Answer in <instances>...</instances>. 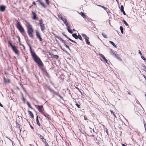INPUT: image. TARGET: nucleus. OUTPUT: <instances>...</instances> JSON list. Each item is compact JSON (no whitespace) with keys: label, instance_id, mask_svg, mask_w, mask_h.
I'll use <instances>...</instances> for the list:
<instances>
[{"label":"nucleus","instance_id":"f257e3e1","mask_svg":"<svg viewBox=\"0 0 146 146\" xmlns=\"http://www.w3.org/2000/svg\"><path fill=\"white\" fill-rule=\"evenodd\" d=\"M26 42L27 44L29 46L31 55L34 61L38 64L39 66H43V63L40 58L36 55L35 52L34 51L32 50V49L31 46L29 44V41Z\"/></svg>","mask_w":146,"mask_h":146},{"label":"nucleus","instance_id":"f03ea898","mask_svg":"<svg viewBox=\"0 0 146 146\" xmlns=\"http://www.w3.org/2000/svg\"><path fill=\"white\" fill-rule=\"evenodd\" d=\"M27 33L29 36L33 38V29L32 26L29 23L27 25Z\"/></svg>","mask_w":146,"mask_h":146},{"label":"nucleus","instance_id":"7ed1b4c3","mask_svg":"<svg viewBox=\"0 0 146 146\" xmlns=\"http://www.w3.org/2000/svg\"><path fill=\"white\" fill-rule=\"evenodd\" d=\"M16 27L21 33L25 32V30L21 25L20 21H17V22Z\"/></svg>","mask_w":146,"mask_h":146},{"label":"nucleus","instance_id":"20e7f679","mask_svg":"<svg viewBox=\"0 0 146 146\" xmlns=\"http://www.w3.org/2000/svg\"><path fill=\"white\" fill-rule=\"evenodd\" d=\"M59 18L62 20L66 26H68V24L67 21V20L66 19H64L61 15H58Z\"/></svg>","mask_w":146,"mask_h":146},{"label":"nucleus","instance_id":"39448f33","mask_svg":"<svg viewBox=\"0 0 146 146\" xmlns=\"http://www.w3.org/2000/svg\"><path fill=\"white\" fill-rule=\"evenodd\" d=\"M36 36L37 38H38L40 41H42V39L41 37L40 33L37 30L36 31Z\"/></svg>","mask_w":146,"mask_h":146},{"label":"nucleus","instance_id":"423d86ee","mask_svg":"<svg viewBox=\"0 0 146 146\" xmlns=\"http://www.w3.org/2000/svg\"><path fill=\"white\" fill-rule=\"evenodd\" d=\"M12 48L16 54H18L19 50L15 46H14Z\"/></svg>","mask_w":146,"mask_h":146},{"label":"nucleus","instance_id":"0eeeda50","mask_svg":"<svg viewBox=\"0 0 146 146\" xmlns=\"http://www.w3.org/2000/svg\"><path fill=\"white\" fill-rule=\"evenodd\" d=\"M111 54L117 58L119 56L118 54H116L115 52L112 51V50H111Z\"/></svg>","mask_w":146,"mask_h":146},{"label":"nucleus","instance_id":"6e6552de","mask_svg":"<svg viewBox=\"0 0 146 146\" xmlns=\"http://www.w3.org/2000/svg\"><path fill=\"white\" fill-rule=\"evenodd\" d=\"M36 107H37V108L38 111L42 114L43 113L42 111V108L43 107L42 106H35Z\"/></svg>","mask_w":146,"mask_h":146},{"label":"nucleus","instance_id":"1a4fd4ad","mask_svg":"<svg viewBox=\"0 0 146 146\" xmlns=\"http://www.w3.org/2000/svg\"><path fill=\"white\" fill-rule=\"evenodd\" d=\"M99 55L101 57H102L103 59V60H101L102 61H103L105 62H107V60L106 59L105 56L102 54H99Z\"/></svg>","mask_w":146,"mask_h":146},{"label":"nucleus","instance_id":"9d476101","mask_svg":"<svg viewBox=\"0 0 146 146\" xmlns=\"http://www.w3.org/2000/svg\"><path fill=\"white\" fill-rule=\"evenodd\" d=\"M42 114L48 120H51V118L49 117V115L48 114H46L44 113H42Z\"/></svg>","mask_w":146,"mask_h":146},{"label":"nucleus","instance_id":"9b49d317","mask_svg":"<svg viewBox=\"0 0 146 146\" xmlns=\"http://www.w3.org/2000/svg\"><path fill=\"white\" fill-rule=\"evenodd\" d=\"M6 6L4 5H1L0 6V10L2 12H3L5 9Z\"/></svg>","mask_w":146,"mask_h":146},{"label":"nucleus","instance_id":"f8f14e48","mask_svg":"<svg viewBox=\"0 0 146 146\" xmlns=\"http://www.w3.org/2000/svg\"><path fill=\"white\" fill-rule=\"evenodd\" d=\"M23 35L24 36L25 40L26 41H29V39L28 36L26 35V33L24 34H23Z\"/></svg>","mask_w":146,"mask_h":146},{"label":"nucleus","instance_id":"ddd939ff","mask_svg":"<svg viewBox=\"0 0 146 146\" xmlns=\"http://www.w3.org/2000/svg\"><path fill=\"white\" fill-rule=\"evenodd\" d=\"M85 39V41L86 43V44H88V45H90V42L89 41V38L88 37H87V38H86Z\"/></svg>","mask_w":146,"mask_h":146},{"label":"nucleus","instance_id":"4468645a","mask_svg":"<svg viewBox=\"0 0 146 146\" xmlns=\"http://www.w3.org/2000/svg\"><path fill=\"white\" fill-rule=\"evenodd\" d=\"M40 27L41 30L42 31H43L45 29V25L44 24H43L41 25L40 26Z\"/></svg>","mask_w":146,"mask_h":146},{"label":"nucleus","instance_id":"2eb2a0df","mask_svg":"<svg viewBox=\"0 0 146 146\" xmlns=\"http://www.w3.org/2000/svg\"><path fill=\"white\" fill-rule=\"evenodd\" d=\"M48 89L51 92L53 93L54 94H57V93H56L54 90L52 89L50 87L48 88Z\"/></svg>","mask_w":146,"mask_h":146},{"label":"nucleus","instance_id":"dca6fc26","mask_svg":"<svg viewBox=\"0 0 146 146\" xmlns=\"http://www.w3.org/2000/svg\"><path fill=\"white\" fill-rule=\"evenodd\" d=\"M58 45L60 47V48L62 50H63L66 53H68V52H67V51H66V50H65V49L64 48H63L61 45L59 43H58Z\"/></svg>","mask_w":146,"mask_h":146},{"label":"nucleus","instance_id":"f3484780","mask_svg":"<svg viewBox=\"0 0 146 146\" xmlns=\"http://www.w3.org/2000/svg\"><path fill=\"white\" fill-rule=\"evenodd\" d=\"M36 122L38 125L39 126H40V124L39 122L38 119V116L37 115L36 117Z\"/></svg>","mask_w":146,"mask_h":146},{"label":"nucleus","instance_id":"a211bd4d","mask_svg":"<svg viewBox=\"0 0 146 146\" xmlns=\"http://www.w3.org/2000/svg\"><path fill=\"white\" fill-rule=\"evenodd\" d=\"M54 35L55 36V37L56 38H58V39H59V40H60V41H62V42H64V40H63V39H62V38H61L60 37L57 36L56 35Z\"/></svg>","mask_w":146,"mask_h":146},{"label":"nucleus","instance_id":"6ab92c4d","mask_svg":"<svg viewBox=\"0 0 146 146\" xmlns=\"http://www.w3.org/2000/svg\"><path fill=\"white\" fill-rule=\"evenodd\" d=\"M80 15L84 18H85L86 17V16L82 12L80 13Z\"/></svg>","mask_w":146,"mask_h":146},{"label":"nucleus","instance_id":"aec40b11","mask_svg":"<svg viewBox=\"0 0 146 146\" xmlns=\"http://www.w3.org/2000/svg\"><path fill=\"white\" fill-rule=\"evenodd\" d=\"M67 27H68L67 30H68V32L69 33H70V34H72L73 33V32L72 31V30L71 29H70L69 28V25Z\"/></svg>","mask_w":146,"mask_h":146},{"label":"nucleus","instance_id":"412c9836","mask_svg":"<svg viewBox=\"0 0 146 146\" xmlns=\"http://www.w3.org/2000/svg\"><path fill=\"white\" fill-rule=\"evenodd\" d=\"M28 112L30 115L31 117L32 118H33L34 117V115L33 114V113H32V112L29 111V110L28 111Z\"/></svg>","mask_w":146,"mask_h":146},{"label":"nucleus","instance_id":"4be33fe9","mask_svg":"<svg viewBox=\"0 0 146 146\" xmlns=\"http://www.w3.org/2000/svg\"><path fill=\"white\" fill-rule=\"evenodd\" d=\"M72 36L76 39H78V36L76 33L73 34L72 35Z\"/></svg>","mask_w":146,"mask_h":146},{"label":"nucleus","instance_id":"5701e85b","mask_svg":"<svg viewBox=\"0 0 146 146\" xmlns=\"http://www.w3.org/2000/svg\"><path fill=\"white\" fill-rule=\"evenodd\" d=\"M4 78L5 83H7L10 82V80L9 79H6L5 78Z\"/></svg>","mask_w":146,"mask_h":146},{"label":"nucleus","instance_id":"b1692460","mask_svg":"<svg viewBox=\"0 0 146 146\" xmlns=\"http://www.w3.org/2000/svg\"><path fill=\"white\" fill-rule=\"evenodd\" d=\"M27 104L28 106V107L30 108H31V109H33V110H34V109H33V108L32 107V106H31L30 104V103H29V102H27Z\"/></svg>","mask_w":146,"mask_h":146},{"label":"nucleus","instance_id":"393cba45","mask_svg":"<svg viewBox=\"0 0 146 146\" xmlns=\"http://www.w3.org/2000/svg\"><path fill=\"white\" fill-rule=\"evenodd\" d=\"M120 29L121 30V33L122 34H123V27L121 26L120 27Z\"/></svg>","mask_w":146,"mask_h":146},{"label":"nucleus","instance_id":"a878e982","mask_svg":"<svg viewBox=\"0 0 146 146\" xmlns=\"http://www.w3.org/2000/svg\"><path fill=\"white\" fill-rule=\"evenodd\" d=\"M37 135L39 137V138L41 139H43V137L40 134H39V133H37Z\"/></svg>","mask_w":146,"mask_h":146},{"label":"nucleus","instance_id":"bb28decb","mask_svg":"<svg viewBox=\"0 0 146 146\" xmlns=\"http://www.w3.org/2000/svg\"><path fill=\"white\" fill-rule=\"evenodd\" d=\"M39 24L40 25V26L41 25H42L43 24V21L42 19L39 20Z\"/></svg>","mask_w":146,"mask_h":146},{"label":"nucleus","instance_id":"cd10ccee","mask_svg":"<svg viewBox=\"0 0 146 146\" xmlns=\"http://www.w3.org/2000/svg\"><path fill=\"white\" fill-rule=\"evenodd\" d=\"M123 21L124 23V24L127 26L129 27V25L127 23V22H126V21L125 20H123Z\"/></svg>","mask_w":146,"mask_h":146},{"label":"nucleus","instance_id":"c85d7f7f","mask_svg":"<svg viewBox=\"0 0 146 146\" xmlns=\"http://www.w3.org/2000/svg\"><path fill=\"white\" fill-rule=\"evenodd\" d=\"M110 111L111 113V114H112L116 118V117L115 115L114 114V113L113 112V111L112 110H110Z\"/></svg>","mask_w":146,"mask_h":146},{"label":"nucleus","instance_id":"c756f323","mask_svg":"<svg viewBox=\"0 0 146 146\" xmlns=\"http://www.w3.org/2000/svg\"><path fill=\"white\" fill-rule=\"evenodd\" d=\"M109 42L111 43L113 46L116 47V45L115 43L112 41H110Z\"/></svg>","mask_w":146,"mask_h":146},{"label":"nucleus","instance_id":"7c9ffc66","mask_svg":"<svg viewBox=\"0 0 146 146\" xmlns=\"http://www.w3.org/2000/svg\"><path fill=\"white\" fill-rule=\"evenodd\" d=\"M82 36L84 37L85 39L86 38H87V37H88L87 36L84 34H81Z\"/></svg>","mask_w":146,"mask_h":146},{"label":"nucleus","instance_id":"2f4dec72","mask_svg":"<svg viewBox=\"0 0 146 146\" xmlns=\"http://www.w3.org/2000/svg\"><path fill=\"white\" fill-rule=\"evenodd\" d=\"M8 43L11 46V48H12L13 46H15V45H13L12 44V43L10 41H9Z\"/></svg>","mask_w":146,"mask_h":146},{"label":"nucleus","instance_id":"473e14b6","mask_svg":"<svg viewBox=\"0 0 146 146\" xmlns=\"http://www.w3.org/2000/svg\"><path fill=\"white\" fill-rule=\"evenodd\" d=\"M40 4L44 8H45L46 7V6L44 5V3L42 2H41Z\"/></svg>","mask_w":146,"mask_h":146},{"label":"nucleus","instance_id":"72a5a7b5","mask_svg":"<svg viewBox=\"0 0 146 146\" xmlns=\"http://www.w3.org/2000/svg\"><path fill=\"white\" fill-rule=\"evenodd\" d=\"M120 9L121 11H124V7L122 5H121Z\"/></svg>","mask_w":146,"mask_h":146},{"label":"nucleus","instance_id":"f704fd0d","mask_svg":"<svg viewBox=\"0 0 146 146\" xmlns=\"http://www.w3.org/2000/svg\"><path fill=\"white\" fill-rule=\"evenodd\" d=\"M78 38L80 40H82V37L80 34H78Z\"/></svg>","mask_w":146,"mask_h":146},{"label":"nucleus","instance_id":"c9c22d12","mask_svg":"<svg viewBox=\"0 0 146 146\" xmlns=\"http://www.w3.org/2000/svg\"><path fill=\"white\" fill-rule=\"evenodd\" d=\"M103 36L105 38H108L107 36L104 33H102Z\"/></svg>","mask_w":146,"mask_h":146},{"label":"nucleus","instance_id":"e433bc0d","mask_svg":"<svg viewBox=\"0 0 146 146\" xmlns=\"http://www.w3.org/2000/svg\"><path fill=\"white\" fill-rule=\"evenodd\" d=\"M141 57L142 59L144 60L145 61V62H146V58H145L143 55H141Z\"/></svg>","mask_w":146,"mask_h":146},{"label":"nucleus","instance_id":"4c0bfd02","mask_svg":"<svg viewBox=\"0 0 146 146\" xmlns=\"http://www.w3.org/2000/svg\"><path fill=\"white\" fill-rule=\"evenodd\" d=\"M62 34L65 36L66 37L67 39H68L69 37H68L66 35H65L64 33H62Z\"/></svg>","mask_w":146,"mask_h":146},{"label":"nucleus","instance_id":"58836bf2","mask_svg":"<svg viewBox=\"0 0 146 146\" xmlns=\"http://www.w3.org/2000/svg\"><path fill=\"white\" fill-rule=\"evenodd\" d=\"M68 40H69L70 41H71L72 42H74V43L77 44V43H76V42H75L74 40H72V39H71L70 38H69Z\"/></svg>","mask_w":146,"mask_h":146},{"label":"nucleus","instance_id":"ea45409f","mask_svg":"<svg viewBox=\"0 0 146 146\" xmlns=\"http://www.w3.org/2000/svg\"><path fill=\"white\" fill-rule=\"evenodd\" d=\"M33 19H36V15H33Z\"/></svg>","mask_w":146,"mask_h":146},{"label":"nucleus","instance_id":"a19ab883","mask_svg":"<svg viewBox=\"0 0 146 146\" xmlns=\"http://www.w3.org/2000/svg\"><path fill=\"white\" fill-rule=\"evenodd\" d=\"M16 124H17V126H19L18 127H19V129L20 130V132H21V129H20V125L17 122H16Z\"/></svg>","mask_w":146,"mask_h":146},{"label":"nucleus","instance_id":"79ce46f5","mask_svg":"<svg viewBox=\"0 0 146 146\" xmlns=\"http://www.w3.org/2000/svg\"><path fill=\"white\" fill-rule=\"evenodd\" d=\"M76 106L78 108H80V104H78L77 103L76 104Z\"/></svg>","mask_w":146,"mask_h":146},{"label":"nucleus","instance_id":"37998d69","mask_svg":"<svg viewBox=\"0 0 146 146\" xmlns=\"http://www.w3.org/2000/svg\"><path fill=\"white\" fill-rule=\"evenodd\" d=\"M22 98H23V101L25 102V98H24L23 96V94H22Z\"/></svg>","mask_w":146,"mask_h":146},{"label":"nucleus","instance_id":"c03bdc74","mask_svg":"<svg viewBox=\"0 0 146 146\" xmlns=\"http://www.w3.org/2000/svg\"><path fill=\"white\" fill-rule=\"evenodd\" d=\"M54 58L57 59H58V55H54Z\"/></svg>","mask_w":146,"mask_h":146},{"label":"nucleus","instance_id":"a18cd8bd","mask_svg":"<svg viewBox=\"0 0 146 146\" xmlns=\"http://www.w3.org/2000/svg\"><path fill=\"white\" fill-rule=\"evenodd\" d=\"M64 46H65V47H66V48H68L69 50H70V48L68 45H67V44H66Z\"/></svg>","mask_w":146,"mask_h":146},{"label":"nucleus","instance_id":"49530a36","mask_svg":"<svg viewBox=\"0 0 146 146\" xmlns=\"http://www.w3.org/2000/svg\"><path fill=\"white\" fill-rule=\"evenodd\" d=\"M106 11L107 13L108 14V13H110V10L108 9L107 10V11Z\"/></svg>","mask_w":146,"mask_h":146},{"label":"nucleus","instance_id":"de8ad7c7","mask_svg":"<svg viewBox=\"0 0 146 146\" xmlns=\"http://www.w3.org/2000/svg\"><path fill=\"white\" fill-rule=\"evenodd\" d=\"M135 101L137 104H139V102L137 99H135Z\"/></svg>","mask_w":146,"mask_h":146},{"label":"nucleus","instance_id":"09e8293b","mask_svg":"<svg viewBox=\"0 0 146 146\" xmlns=\"http://www.w3.org/2000/svg\"><path fill=\"white\" fill-rule=\"evenodd\" d=\"M46 2L48 5H49V1L48 0H45Z\"/></svg>","mask_w":146,"mask_h":146},{"label":"nucleus","instance_id":"8fccbe9b","mask_svg":"<svg viewBox=\"0 0 146 146\" xmlns=\"http://www.w3.org/2000/svg\"><path fill=\"white\" fill-rule=\"evenodd\" d=\"M106 130H105L106 133L108 135V130L107 128H106Z\"/></svg>","mask_w":146,"mask_h":146},{"label":"nucleus","instance_id":"3c124183","mask_svg":"<svg viewBox=\"0 0 146 146\" xmlns=\"http://www.w3.org/2000/svg\"><path fill=\"white\" fill-rule=\"evenodd\" d=\"M59 97L60 98L62 99V97L59 94L57 93V94Z\"/></svg>","mask_w":146,"mask_h":146},{"label":"nucleus","instance_id":"603ef678","mask_svg":"<svg viewBox=\"0 0 146 146\" xmlns=\"http://www.w3.org/2000/svg\"><path fill=\"white\" fill-rule=\"evenodd\" d=\"M62 42L64 43V45L66 44V41L64 40V42Z\"/></svg>","mask_w":146,"mask_h":146},{"label":"nucleus","instance_id":"864d4df0","mask_svg":"<svg viewBox=\"0 0 146 146\" xmlns=\"http://www.w3.org/2000/svg\"><path fill=\"white\" fill-rule=\"evenodd\" d=\"M117 59L120 60H122L121 59L119 56L117 58Z\"/></svg>","mask_w":146,"mask_h":146},{"label":"nucleus","instance_id":"5fc2aeb1","mask_svg":"<svg viewBox=\"0 0 146 146\" xmlns=\"http://www.w3.org/2000/svg\"><path fill=\"white\" fill-rule=\"evenodd\" d=\"M142 66L144 68H146V66H145V65H144V64H142Z\"/></svg>","mask_w":146,"mask_h":146},{"label":"nucleus","instance_id":"6e6d98bb","mask_svg":"<svg viewBox=\"0 0 146 146\" xmlns=\"http://www.w3.org/2000/svg\"><path fill=\"white\" fill-rule=\"evenodd\" d=\"M121 12H123V14L124 15H126V13H125V12L124 10L123 11H121Z\"/></svg>","mask_w":146,"mask_h":146},{"label":"nucleus","instance_id":"4d7b16f0","mask_svg":"<svg viewBox=\"0 0 146 146\" xmlns=\"http://www.w3.org/2000/svg\"><path fill=\"white\" fill-rule=\"evenodd\" d=\"M20 85L23 89L24 88L23 85L22 84L20 83Z\"/></svg>","mask_w":146,"mask_h":146},{"label":"nucleus","instance_id":"13d9d810","mask_svg":"<svg viewBox=\"0 0 146 146\" xmlns=\"http://www.w3.org/2000/svg\"><path fill=\"white\" fill-rule=\"evenodd\" d=\"M20 44L21 45H22V46H23V48L25 49V47L24 46V45L23 44Z\"/></svg>","mask_w":146,"mask_h":146},{"label":"nucleus","instance_id":"bf43d9fd","mask_svg":"<svg viewBox=\"0 0 146 146\" xmlns=\"http://www.w3.org/2000/svg\"><path fill=\"white\" fill-rule=\"evenodd\" d=\"M98 6H99V7H101L102 8H103L104 7V6H103L101 5H98Z\"/></svg>","mask_w":146,"mask_h":146},{"label":"nucleus","instance_id":"052dcab7","mask_svg":"<svg viewBox=\"0 0 146 146\" xmlns=\"http://www.w3.org/2000/svg\"><path fill=\"white\" fill-rule=\"evenodd\" d=\"M37 2H38L40 4L42 2L40 0H37Z\"/></svg>","mask_w":146,"mask_h":146},{"label":"nucleus","instance_id":"680f3d73","mask_svg":"<svg viewBox=\"0 0 146 146\" xmlns=\"http://www.w3.org/2000/svg\"><path fill=\"white\" fill-rule=\"evenodd\" d=\"M139 53L141 55V56L142 55V54L140 50H139Z\"/></svg>","mask_w":146,"mask_h":146},{"label":"nucleus","instance_id":"e2e57ef3","mask_svg":"<svg viewBox=\"0 0 146 146\" xmlns=\"http://www.w3.org/2000/svg\"><path fill=\"white\" fill-rule=\"evenodd\" d=\"M103 9L106 11L108 9V8H106V7H104V8H103Z\"/></svg>","mask_w":146,"mask_h":146},{"label":"nucleus","instance_id":"0e129e2a","mask_svg":"<svg viewBox=\"0 0 146 146\" xmlns=\"http://www.w3.org/2000/svg\"><path fill=\"white\" fill-rule=\"evenodd\" d=\"M23 90L25 93H27L26 90L24 88H23Z\"/></svg>","mask_w":146,"mask_h":146},{"label":"nucleus","instance_id":"69168bd1","mask_svg":"<svg viewBox=\"0 0 146 146\" xmlns=\"http://www.w3.org/2000/svg\"><path fill=\"white\" fill-rule=\"evenodd\" d=\"M7 138L8 139L10 140V141L12 142V144H13V141H12V140H11L9 138H8V137H7Z\"/></svg>","mask_w":146,"mask_h":146},{"label":"nucleus","instance_id":"338daca9","mask_svg":"<svg viewBox=\"0 0 146 146\" xmlns=\"http://www.w3.org/2000/svg\"><path fill=\"white\" fill-rule=\"evenodd\" d=\"M33 4L34 5H36V3L35 1H33Z\"/></svg>","mask_w":146,"mask_h":146},{"label":"nucleus","instance_id":"774afa93","mask_svg":"<svg viewBox=\"0 0 146 146\" xmlns=\"http://www.w3.org/2000/svg\"><path fill=\"white\" fill-rule=\"evenodd\" d=\"M42 139L43 142H44V141H45V139H44L43 138V139Z\"/></svg>","mask_w":146,"mask_h":146}]
</instances>
